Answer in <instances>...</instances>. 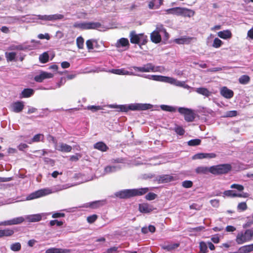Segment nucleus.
Returning a JSON list of instances; mask_svg holds the SVG:
<instances>
[{
	"label": "nucleus",
	"mask_w": 253,
	"mask_h": 253,
	"mask_svg": "<svg viewBox=\"0 0 253 253\" xmlns=\"http://www.w3.org/2000/svg\"><path fill=\"white\" fill-rule=\"evenodd\" d=\"M152 105L150 104L141 103L131 104L128 106L126 105H111V108H118L120 111L125 112H126L129 110L133 111L146 110L152 108Z\"/></svg>",
	"instance_id": "f257e3e1"
},
{
	"label": "nucleus",
	"mask_w": 253,
	"mask_h": 253,
	"mask_svg": "<svg viewBox=\"0 0 253 253\" xmlns=\"http://www.w3.org/2000/svg\"><path fill=\"white\" fill-rule=\"evenodd\" d=\"M253 239V229H248L245 231L239 233L236 236L235 241L237 244L241 245L249 242Z\"/></svg>",
	"instance_id": "f03ea898"
},
{
	"label": "nucleus",
	"mask_w": 253,
	"mask_h": 253,
	"mask_svg": "<svg viewBox=\"0 0 253 253\" xmlns=\"http://www.w3.org/2000/svg\"><path fill=\"white\" fill-rule=\"evenodd\" d=\"M232 167L230 164H220L211 167V173L214 175H222L229 172Z\"/></svg>",
	"instance_id": "7ed1b4c3"
},
{
	"label": "nucleus",
	"mask_w": 253,
	"mask_h": 253,
	"mask_svg": "<svg viewBox=\"0 0 253 253\" xmlns=\"http://www.w3.org/2000/svg\"><path fill=\"white\" fill-rule=\"evenodd\" d=\"M179 113L184 115L185 120L187 122H193L195 118V115L191 109L180 107L178 110Z\"/></svg>",
	"instance_id": "20e7f679"
},
{
	"label": "nucleus",
	"mask_w": 253,
	"mask_h": 253,
	"mask_svg": "<svg viewBox=\"0 0 253 253\" xmlns=\"http://www.w3.org/2000/svg\"><path fill=\"white\" fill-rule=\"evenodd\" d=\"M50 193H51V191L49 189H40L30 194L28 197V199L33 200L34 199L39 198Z\"/></svg>",
	"instance_id": "39448f33"
},
{
	"label": "nucleus",
	"mask_w": 253,
	"mask_h": 253,
	"mask_svg": "<svg viewBox=\"0 0 253 253\" xmlns=\"http://www.w3.org/2000/svg\"><path fill=\"white\" fill-rule=\"evenodd\" d=\"M54 75L50 73L41 71L39 75L34 77V80L38 83H42L44 80L52 78Z\"/></svg>",
	"instance_id": "423d86ee"
},
{
	"label": "nucleus",
	"mask_w": 253,
	"mask_h": 253,
	"mask_svg": "<svg viewBox=\"0 0 253 253\" xmlns=\"http://www.w3.org/2000/svg\"><path fill=\"white\" fill-rule=\"evenodd\" d=\"M178 179L176 176L169 174H163L159 176L158 181L159 183H166Z\"/></svg>",
	"instance_id": "0eeeda50"
},
{
	"label": "nucleus",
	"mask_w": 253,
	"mask_h": 253,
	"mask_svg": "<svg viewBox=\"0 0 253 253\" xmlns=\"http://www.w3.org/2000/svg\"><path fill=\"white\" fill-rule=\"evenodd\" d=\"M135 71L140 72H155V67L152 63H147L143 67H133Z\"/></svg>",
	"instance_id": "6e6552de"
},
{
	"label": "nucleus",
	"mask_w": 253,
	"mask_h": 253,
	"mask_svg": "<svg viewBox=\"0 0 253 253\" xmlns=\"http://www.w3.org/2000/svg\"><path fill=\"white\" fill-rule=\"evenodd\" d=\"M195 14V12L191 9L186 7H180L179 15L184 17L191 18Z\"/></svg>",
	"instance_id": "1a4fd4ad"
},
{
	"label": "nucleus",
	"mask_w": 253,
	"mask_h": 253,
	"mask_svg": "<svg viewBox=\"0 0 253 253\" xmlns=\"http://www.w3.org/2000/svg\"><path fill=\"white\" fill-rule=\"evenodd\" d=\"M24 220L22 217H18L13 219L2 221L0 223V226H8L21 223Z\"/></svg>",
	"instance_id": "9d476101"
},
{
	"label": "nucleus",
	"mask_w": 253,
	"mask_h": 253,
	"mask_svg": "<svg viewBox=\"0 0 253 253\" xmlns=\"http://www.w3.org/2000/svg\"><path fill=\"white\" fill-rule=\"evenodd\" d=\"M115 195L120 199H128L132 197L131 189L121 190L116 192Z\"/></svg>",
	"instance_id": "9b49d317"
},
{
	"label": "nucleus",
	"mask_w": 253,
	"mask_h": 253,
	"mask_svg": "<svg viewBox=\"0 0 253 253\" xmlns=\"http://www.w3.org/2000/svg\"><path fill=\"white\" fill-rule=\"evenodd\" d=\"M220 94L225 98L230 99L234 95V92L226 86L222 87L220 91Z\"/></svg>",
	"instance_id": "f8f14e48"
},
{
	"label": "nucleus",
	"mask_w": 253,
	"mask_h": 253,
	"mask_svg": "<svg viewBox=\"0 0 253 253\" xmlns=\"http://www.w3.org/2000/svg\"><path fill=\"white\" fill-rule=\"evenodd\" d=\"M149 190V188L147 187L132 189H131L132 197L143 195L148 193Z\"/></svg>",
	"instance_id": "ddd939ff"
},
{
	"label": "nucleus",
	"mask_w": 253,
	"mask_h": 253,
	"mask_svg": "<svg viewBox=\"0 0 253 253\" xmlns=\"http://www.w3.org/2000/svg\"><path fill=\"white\" fill-rule=\"evenodd\" d=\"M55 149L62 152L68 153L72 151V147L66 143H61L58 146H55Z\"/></svg>",
	"instance_id": "4468645a"
},
{
	"label": "nucleus",
	"mask_w": 253,
	"mask_h": 253,
	"mask_svg": "<svg viewBox=\"0 0 253 253\" xmlns=\"http://www.w3.org/2000/svg\"><path fill=\"white\" fill-rule=\"evenodd\" d=\"M153 209V206L147 203H143L139 205V210L142 213H149L151 212Z\"/></svg>",
	"instance_id": "2eb2a0df"
},
{
	"label": "nucleus",
	"mask_w": 253,
	"mask_h": 253,
	"mask_svg": "<svg viewBox=\"0 0 253 253\" xmlns=\"http://www.w3.org/2000/svg\"><path fill=\"white\" fill-rule=\"evenodd\" d=\"M223 196L234 198V197H246V196L243 195L242 194L237 193L236 191L232 190H226L223 192Z\"/></svg>",
	"instance_id": "dca6fc26"
},
{
	"label": "nucleus",
	"mask_w": 253,
	"mask_h": 253,
	"mask_svg": "<svg viewBox=\"0 0 253 253\" xmlns=\"http://www.w3.org/2000/svg\"><path fill=\"white\" fill-rule=\"evenodd\" d=\"M194 38L184 36L180 38L176 39L174 40V42L177 44H189L192 40H193Z\"/></svg>",
	"instance_id": "f3484780"
},
{
	"label": "nucleus",
	"mask_w": 253,
	"mask_h": 253,
	"mask_svg": "<svg viewBox=\"0 0 253 253\" xmlns=\"http://www.w3.org/2000/svg\"><path fill=\"white\" fill-rule=\"evenodd\" d=\"M140 34L137 35L134 31L130 33V42L132 43L139 44L140 41Z\"/></svg>",
	"instance_id": "a211bd4d"
},
{
	"label": "nucleus",
	"mask_w": 253,
	"mask_h": 253,
	"mask_svg": "<svg viewBox=\"0 0 253 253\" xmlns=\"http://www.w3.org/2000/svg\"><path fill=\"white\" fill-rule=\"evenodd\" d=\"M24 105L22 101H16L13 104L12 110L15 113H19L24 109Z\"/></svg>",
	"instance_id": "6ab92c4d"
},
{
	"label": "nucleus",
	"mask_w": 253,
	"mask_h": 253,
	"mask_svg": "<svg viewBox=\"0 0 253 253\" xmlns=\"http://www.w3.org/2000/svg\"><path fill=\"white\" fill-rule=\"evenodd\" d=\"M163 0H152L149 2L148 7L150 9L159 8L163 4Z\"/></svg>",
	"instance_id": "aec40b11"
},
{
	"label": "nucleus",
	"mask_w": 253,
	"mask_h": 253,
	"mask_svg": "<svg viewBox=\"0 0 253 253\" xmlns=\"http://www.w3.org/2000/svg\"><path fill=\"white\" fill-rule=\"evenodd\" d=\"M93 147L102 152H106L109 149V147L102 141L95 143L93 145Z\"/></svg>",
	"instance_id": "412c9836"
},
{
	"label": "nucleus",
	"mask_w": 253,
	"mask_h": 253,
	"mask_svg": "<svg viewBox=\"0 0 253 253\" xmlns=\"http://www.w3.org/2000/svg\"><path fill=\"white\" fill-rule=\"evenodd\" d=\"M101 24L99 22H85V30L97 29L101 27Z\"/></svg>",
	"instance_id": "4be33fe9"
},
{
	"label": "nucleus",
	"mask_w": 253,
	"mask_h": 253,
	"mask_svg": "<svg viewBox=\"0 0 253 253\" xmlns=\"http://www.w3.org/2000/svg\"><path fill=\"white\" fill-rule=\"evenodd\" d=\"M70 250L68 249L51 248L46 250L45 253H69Z\"/></svg>",
	"instance_id": "5701e85b"
},
{
	"label": "nucleus",
	"mask_w": 253,
	"mask_h": 253,
	"mask_svg": "<svg viewBox=\"0 0 253 253\" xmlns=\"http://www.w3.org/2000/svg\"><path fill=\"white\" fill-rule=\"evenodd\" d=\"M151 40L155 43H158L162 40L161 36L158 31L153 32L150 35Z\"/></svg>",
	"instance_id": "b1692460"
},
{
	"label": "nucleus",
	"mask_w": 253,
	"mask_h": 253,
	"mask_svg": "<svg viewBox=\"0 0 253 253\" xmlns=\"http://www.w3.org/2000/svg\"><path fill=\"white\" fill-rule=\"evenodd\" d=\"M34 90L32 88H25L23 90L20 95V98H28L33 95Z\"/></svg>",
	"instance_id": "393cba45"
},
{
	"label": "nucleus",
	"mask_w": 253,
	"mask_h": 253,
	"mask_svg": "<svg viewBox=\"0 0 253 253\" xmlns=\"http://www.w3.org/2000/svg\"><path fill=\"white\" fill-rule=\"evenodd\" d=\"M152 79L155 81L168 83H171V81L173 80L171 78L158 75H152Z\"/></svg>",
	"instance_id": "a878e982"
},
{
	"label": "nucleus",
	"mask_w": 253,
	"mask_h": 253,
	"mask_svg": "<svg viewBox=\"0 0 253 253\" xmlns=\"http://www.w3.org/2000/svg\"><path fill=\"white\" fill-rule=\"evenodd\" d=\"M105 203L106 202L104 200L95 201L89 203L88 207L93 209H97L103 206Z\"/></svg>",
	"instance_id": "bb28decb"
},
{
	"label": "nucleus",
	"mask_w": 253,
	"mask_h": 253,
	"mask_svg": "<svg viewBox=\"0 0 253 253\" xmlns=\"http://www.w3.org/2000/svg\"><path fill=\"white\" fill-rule=\"evenodd\" d=\"M218 36L221 39H228L231 38L232 35L230 30H226L219 32Z\"/></svg>",
	"instance_id": "cd10ccee"
},
{
	"label": "nucleus",
	"mask_w": 253,
	"mask_h": 253,
	"mask_svg": "<svg viewBox=\"0 0 253 253\" xmlns=\"http://www.w3.org/2000/svg\"><path fill=\"white\" fill-rule=\"evenodd\" d=\"M210 169L211 167L210 168L203 166L198 167L196 169L195 171L198 174H207L208 172L211 173Z\"/></svg>",
	"instance_id": "c85d7f7f"
},
{
	"label": "nucleus",
	"mask_w": 253,
	"mask_h": 253,
	"mask_svg": "<svg viewBox=\"0 0 253 253\" xmlns=\"http://www.w3.org/2000/svg\"><path fill=\"white\" fill-rule=\"evenodd\" d=\"M241 253H250L253 251V244L245 245L239 248Z\"/></svg>",
	"instance_id": "c756f323"
},
{
	"label": "nucleus",
	"mask_w": 253,
	"mask_h": 253,
	"mask_svg": "<svg viewBox=\"0 0 253 253\" xmlns=\"http://www.w3.org/2000/svg\"><path fill=\"white\" fill-rule=\"evenodd\" d=\"M196 91L198 93L204 95L206 97H209L211 95L210 91L207 88L205 87L197 88Z\"/></svg>",
	"instance_id": "7c9ffc66"
},
{
	"label": "nucleus",
	"mask_w": 253,
	"mask_h": 253,
	"mask_svg": "<svg viewBox=\"0 0 253 253\" xmlns=\"http://www.w3.org/2000/svg\"><path fill=\"white\" fill-rule=\"evenodd\" d=\"M129 45V42L127 39L122 38H121L117 42L116 46L119 47L120 46H126Z\"/></svg>",
	"instance_id": "2f4dec72"
},
{
	"label": "nucleus",
	"mask_w": 253,
	"mask_h": 253,
	"mask_svg": "<svg viewBox=\"0 0 253 253\" xmlns=\"http://www.w3.org/2000/svg\"><path fill=\"white\" fill-rule=\"evenodd\" d=\"M251 80L250 77L248 75H244L241 76L239 78V82L240 84H248Z\"/></svg>",
	"instance_id": "473e14b6"
},
{
	"label": "nucleus",
	"mask_w": 253,
	"mask_h": 253,
	"mask_svg": "<svg viewBox=\"0 0 253 253\" xmlns=\"http://www.w3.org/2000/svg\"><path fill=\"white\" fill-rule=\"evenodd\" d=\"M179 246V243H175L173 244L165 245L162 246V248L164 250H167L168 251H170L178 248Z\"/></svg>",
	"instance_id": "72a5a7b5"
},
{
	"label": "nucleus",
	"mask_w": 253,
	"mask_h": 253,
	"mask_svg": "<svg viewBox=\"0 0 253 253\" xmlns=\"http://www.w3.org/2000/svg\"><path fill=\"white\" fill-rule=\"evenodd\" d=\"M1 231L2 234V237L11 236L14 233V230L10 228H5L4 229H1Z\"/></svg>",
	"instance_id": "f704fd0d"
},
{
	"label": "nucleus",
	"mask_w": 253,
	"mask_h": 253,
	"mask_svg": "<svg viewBox=\"0 0 253 253\" xmlns=\"http://www.w3.org/2000/svg\"><path fill=\"white\" fill-rule=\"evenodd\" d=\"M110 72L117 75H128L129 73L128 71L124 69H112Z\"/></svg>",
	"instance_id": "c9c22d12"
},
{
	"label": "nucleus",
	"mask_w": 253,
	"mask_h": 253,
	"mask_svg": "<svg viewBox=\"0 0 253 253\" xmlns=\"http://www.w3.org/2000/svg\"><path fill=\"white\" fill-rule=\"evenodd\" d=\"M43 134L41 133L37 134L33 137L31 142H29V143H31L32 142H38L40 141H43Z\"/></svg>",
	"instance_id": "e433bc0d"
},
{
	"label": "nucleus",
	"mask_w": 253,
	"mask_h": 253,
	"mask_svg": "<svg viewBox=\"0 0 253 253\" xmlns=\"http://www.w3.org/2000/svg\"><path fill=\"white\" fill-rule=\"evenodd\" d=\"M49 55L48 54L45 52L41 54L39 57V60L42 63H45L48 61Z\"/></svg>",
	"instance_id": "4c0bfd02"
},
{
	"label": "nucleus",
	"mask_w": 253,
	"mask_h": 253,
	"mask_svg": "<svg viewBox=\"0 0 253 253\" xmlns=\"http://www.w3.org/2000/svg\"><path fill=\"white\" fill-rule=\"evenodd\" d=\"M201 140L200 139H193L190 140L187 142V144L190 146H196L201 144Z\"/></svg>",
	"instance_id": "58836bf2"
},
{
	"label": "nucleus",
	"mask_w": 253,
	"mask_h": 253,
	"mask_svg": "<svg viewBox=\"0 0 253 253\" xmlns=\"http://www.w3.org/2000/svg\"><path fill=\"white\" fill-rule=\"evenodd\" d=\"M76 43H77V45L79 49H83L84 48V39L82 37L80 36L77 38Z\"/></svg>",
	"instance_id": "ea45409f"
},
{
	"label": "nucleus",
	"mask_w": 253,
	"mask_h": 253,
	"mask_svg": "<svg viewBox=\"0 0 253 253\" xmlns=\"http://www.w3.org/2000/svg\"><path fill=\"white\" fill-rule=\"evenodd\" d=\"M180 7H175L171 8H169L166 10L167 12L169 14H172L179 15Z\"/></svg>",
	"instance_id": "a19ab883"
},
{
	"label": "nucleus",
	"mask_w": 253,
	"mask_h": 253,
	"mask_svg": "<svg viewBox=\"0 0 253 253\" xmlns=\"http://www.w3.org/2000/svg\"><path fill=\"white\" fill-rule=\"evenodd\" d=\"M161 108L163 111L170 112H175L176 110L175 108H174L173 107L167 105H161Z\"/></svg>",
	"instance_id": "79ce46f5"
},
{
	"label": "nucleus",
	"mask_w": 253,
	"mask_h": 253,
	"mask_svg": "<svg viewBox=\"0 0 253 253\" xmlns=\"http://www.w3.org/2000/svg\"><path fill=\"white\" fill-rule=\"evenodd\" d=\"M174 131L179 135H183L185 133L184 129L181 126H177L174 128Z\"/></svg>",
	"instance_id": "37998d69"
},
{
	"label": "nucleus",
	"mask_w": 253,
	"mask_h": 253,
	"mask_svg": "<svg viewBox=\"0 0 253 253\" xmlns=\"http://www.w3.org/2000/svg\"><path fill=\"white\" fill-rule=\"evenodd\" d=\"M16 55V53L13 52L5 53V55H6L7 60L8 61H12L14 60L15 58Z\"/></svg>",
	"instance_id": "c03bdc74"
},
{
	"label": "nucleus",
	"mask_w": 253,
	"mask_h": 253,
	"mask_svg": "<svg viewBox=\"0 0 253 253\" xmlns=\"http://www.w3.org/2000/svg\"><path fill=\"white\" fill-rule=\"evenodd\" d=\"M64 15L60 14H55L49 15V20L54 21L63 19Z\"/></svg>",
	"instance_id": "a18cd8bd"
},
{
	"label": "nucleus",
	"mask_w": 253,
	"mask_h": 253,
	"mask_svg": "<svg viewBox=\"0 0 253 253\" xmlns=\"http://www.w3.org/2000/svg\"><path fill=\"white\" fill-rule=\"evenodd\" d=\"M223 42L220 39L216 38L214 39L212 46L215 48H219L222 44Z\"/></svg>",
	"instance_id": "49530a36"
},
{
	"label": "nucleus",
	"mask_w": 253,
	"mask_h": 253,
	"mask_svg": "<svg viewBox=\"0 0 253 253\" xmlns=\"http://www.w3.org/2000/svg\"><path fill=\"white\" fill-rule=\"evenodd\" d=\"M21 246L19 243H15L11 245L10 249L12 251L17 252L21 250Z\"/></svg>",
	"instance_id": "de8ad7c7"
},
{
	"label": "nucleus",
	"mask_w": 253,
	"mask_h": 253,
	"mask_svg": "<svg viewBox=\"0 0 253 253\" xmlns=\"http://www.w3.org/2000/svg\"><path fill=\"white\" fill-rule=\"evenodd\" d=\"M42 219V216L39 214L32 215L30 217V220L31 222H37Z\"/></svg>",
	"instance_id": "09e8293b"
},
{
	"label": "nucleus",
	"mask_w": 253,
	"mask_h": 253,
	"mask_svg": "<svg viewBox=\"0 0 253 253\" xmlns=\"http://www.w3.org/2000/svg\"><path fill=\"white\" fill-rule=\"evenodd\" d=\"M82 157V155L80 153H76L75 155L71 156L70 161L72 162H77L79 159Z\"/></svg>",
	"instance_id": "8fccbe9b"
},
{
	"label": "nucleus",
	"mask_w": 253,
	"mask_h": 253,
	"mask_svg": "<svg viewBox=\"0 0 253 253\" xmlns=\"http://www.w3.org/2000/svg\"><path fill=\"white\" fill-rule=\"evenodd\" d=\"M230 188L236 189L240 192L243 191L244 190V187L242 185L239 184H233L230 186Z\"/></svg>",
	"instance_id": "3c124183"
},
{
	"label": "nucleus",
	"mask_w": 253,
	"mask_h": 253,
	"mask_svg": "<svg viewBox=\"0 0 253 253\" xmlns=\"http://www.w3.org/2000/svg\"><path fill=\"white\" fill-rule=\"evenodd\" d=\"M49 224L50 226H53L55 224L57 226H61L63 224V222L62 221H58V220L54 219L50 220Z\"/></svg>",
	"instance_id": "603ef678"
},
{
	"label": "nucleus",
	"mask_w": 253,
	"mask_h": 253,
	"mask_svg": "<svg viewBox=\"0 0 253 253\" xmlns=\"http://www.w3.org/2000/svg\"><path fill=\"white\" fill-rule=\"evenodd\" d=\"M157 196V195L156 194L152 192H149L145 196V198L147 200L151 201L155 199Z\"/></svg>",
	"instance_id": "864d4df0"
},
{
	"label": "nucleus",
	"mask_w": 253,
	"mask_h": 253,
	"mask_svg": "<svg viewBox=\"0 0 253 253\" xmlns=\"http://www.w3.org/2000/svg\"><path fill=\"white\" fill-rule=\"evenodd\" d=\"M182 186L185 188H189L192 187L193 182L190 180H185L182 182Z\"/></svg>",
	"instance_id": "5fc2aeb1"
},
{
	"label": "nucleus",
	"mask_w": 253,
	"mask_h": 253,
	"mask_svg": "<svg viewBox=\"0 0 253 253\" xmlns=\"http://www.w3.org/2000/svg\"><path fill=\"white\" fill-rule=\"evenodd\" d=\"M97 218V215L96 214H92L87 217V221L89 223H93L94 222Z\"/></svg>",
	"instance_id": "6e6d98bb"
},
{
	"label": "nucleus",
	"mask_w": 253,
	"mask_h": 253,
	"mask_svg": "<svg viewBox=\"0 0 253 253\" xmlns=\"http://www.w3.org/2000/svg\"><path fill=\"white\" fill-rule=\"evenodd\" d=\"M237 115V111L235 110L229 111L226 112L225 117H233Z\"/></svg>",
	"instance_id": "4d7b16f0"
},
{
	"label": "nucleus",
	"mask_w": 253,
	"mask_h": 253,
	"mask_svg": "<svg viewBox=\"0 0 253 253\" xmlns=\"http://www.w3.org/2000/svg\"><path fill=\"white\" fill-rule=\"evenodd\" d=\"M200 248L201 252H202L203 253H206L207 252V246L206 244L204 242L200 243Z\"/></svg>",
	"instance_id": "13d9d810"
},
{
	"label": "nucleus",
	"mask_w": 253,
	"mask_h": 253,
	"mask_svg": "<svg viewBox=\"0 0 253 253\" xmlns=\"http://www.w3.org/2000/svg\"><path fill=\"white\" fill-rule=\"evenodd\" d=\"M141 45H145L148 41L147 37L143 34H140Z\"/></svg>",
	"instance_id": "bf43d9fd"
},
{
	"label": "nucleus",
	"mask_w": 253,
	"mask_h": 253,
	"mask_svg": "<svg viewBox=\"0 0 253 253\" xmlns=\"http://www.w3.org/2000/svg\"><path fill=\"white\" fill-rule=\"evenodd\" d=\"M238 209L244 211L247 209V205L245 202L240 203L238 205Z\"/></svg>",
	"instance_id": "052dcab7"
},
{
	"label": "nucleus",
	"mask_w": 253,
	"mask_h": 253,
	"mask_svg": "<svg viewBox=\"0 0 253 253\" xmlns=\"http://www.w3.org/2000/svg\"><path fill=\"white\" fill-rule=\"evenodd\" d=\"M93 41L92 40H88L86 42V45L88 50H92L93 49Z\"/></svg>",
	"instance_id": "680f3d73"
},
{
	"label": "nucleus",
	"mask_w": 253,
	"mask_h": 253,
	"mask_svg": "<svg viewBox=\"0 0 253 253\" xmlns=\"http://www.w3.org/2000/svg\"><path fill=\"white\" fill-rule=\"evenodd\" d=\"M116 169V167L115 166H107L105 168V171L106 173H110L115 171Z\"/></svg>",
	"instance_id": "e2e57ef3"
},
{
	"label": "nucleus",
	"mask_w": 253,
	"mask_h": 253,
	"mask_svg": "<svg viewBox=\"0 0 253 253\" xmlns=\"http://www.w3.org/2000/svg\"><path fill=\"white\" fill-rule=\"evenodd\" d=\"M87 109L92 111V112H96L98 110H101V107L100 106H88Z\"/></svg>",
	"instance_id": "0e129e2a"
},
{
	"label": "nucleus",
	"mask_w": 253,
	"mask_h": 253,
	"mask_svg": "<svg viewBox=\"0 0 253 253\" xmlns=\"http://www.w3.org/2000/svg\"><path fill=\"white\" fill-rule=\"evenodd\" d=\"M65 214L62 212H55L52 214V217L53 218L64 217Z\"/></svg>",
	"instance_id": "69168bd1"
},
{
	"label": "nucleus",
	"mask_w": 253,
	"mask_h": 253,
	"mask_svg": "<svg viewBox=\"0 0 253 253\" xmlns=\"http://www.w3.org/2000/svg\"><path fill=\"white\" fill-rule=\"evenodd\" d=\"M73 27L75 28H80L82 29L85 30V23H75L74 24Z\"/></svg>",
	"instance_id": "338daca9"
},
{
	"label": "nucleus",
	"mask_w": 253,
	"mask_h": 253,
	"mask_svg": "<svg viewBox=\"0 0 253 253\" xmlns=\"http://www.w3.org/2000/svg\"><path fill=\"white\" fill-rule=\"evenodd\" d=\"M118 247H113L107 250V253H118Z\"/></svg>",
	"instance_id": "774afa93"
}]
</instances>
